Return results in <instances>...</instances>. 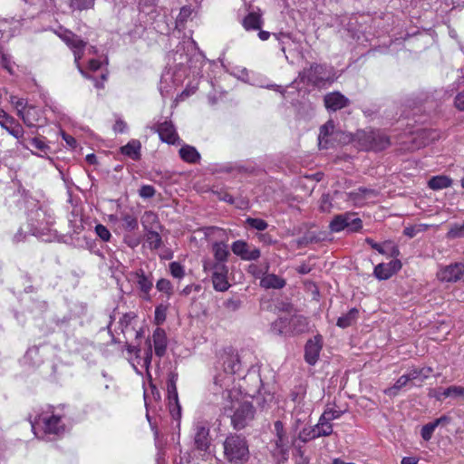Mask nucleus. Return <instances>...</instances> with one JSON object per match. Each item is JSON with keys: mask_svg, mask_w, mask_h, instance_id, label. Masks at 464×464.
<instances>
[{"mask_svg": "<svg viewBox=\"0 0 464 464\" xmlns=\"http://www.w3.org/2000/svg\"><path fill=\"white\" fill-rule=\"evenodd\" d=\"M343 414L342 411L334 410L332 408H326L321 417L323 418V420H329L332 421L334 420H336L341 417Z\"/></svg>", "mask_w": 464, "mask_h": 464, "instance_id": "c03bdc74", "label": "nucleus"}, {"mask_svg": "<svg viewBox=\"0 0 464 464\" xmlns=\"http://www.w3.org/2000/svg\"><path fill=\"white\" fill-rule=\"evenodd\" d=\"M141 224L145 231L155 229L159 225L157 215L152 211H146L141 218Z\"/></svg>", "mask_w": 464, "mask_h": 464, "instance_id": "c85d7f7f", "label": "nucleus"}, {"mask_svg": "<svg viewBox=\"0 0 464 464\" xmlns=\"http://www.w3.org/2000/svg\"><path fill=\"white\" fill-rule=\"evenodd\" d=\"M180 158L188 163H197L200 160V154L196 148L190 145H184L179 149Z\"/></svg>", "mask_w": 464, "mask_h": 464, "instance_id": "6ab92c4d", "label": "nucleus"}, {"mask_svg": "<svg viewBox=\"0 0 464 464\" xmlns=\"http://www.w3.org/2000/svg\"><path fill=\"white\" fill-rule=\"evenodd\" d=\"M263 24L262 18L256 13H249L243 20V26L246 30H258Z\"/></svg>", "mask_w": 464, "mask_h": 464, "instance_id": "a878e982", "label": "nucleus"}, {"mask_svg": "<svg viewBox=\"0 0 464 464\" xmlns=\"http://www.w3.org/2000/svg\"><path fill=\"white\" fill-rule=\"evenodd\" d=\"M203 267L205 271H211L212 276L227 275L228 273L225 262L206 260L204 261Z\"/></svg>", "mask_w": 464, "mask_h": 464, "instance_id": "5701e85b", "label": "nucleus"}, {"mask_svg": "<svg viewBox=\"0 0 464 464\" xmlns=\"http://www.w3.org/2000/svg\"><path fill=\"white\" fill-rule=\"evenodd\" d=\"M178 380V374L170 372L167 384L168 399L169 410L173 417H175V410H177V418L180 417V405L179 403L178 391L176 382Z\"/></svg>", "mask_w": 464, "mask_h": 464, "instance_id": "9d476101", "label": "nucleus"}, {"mask_svg": "<svg viewBox=\"0 0 464 464\" xmlns=\"http://www.w3.org/2000/svg\"><path fill=\"white\" fill-rule=\"evenodd\" d=\"M362 227V221L354 213L346 212L334 217L330 222L329 228L332 232L338 233L343 229L351 232H357Z\"/></svg>", "mask_w": 464, "mask_h": 464, "instance_id": "423d86ee", "label": "nucleus"}, {"mask_svg": "<svg viewBox=\"0 0 464 464\" xmlns=\"http://www.w3.org/2000/svg\"><path fill=\"white\" fill-rule=\"evenodd\" d=\"M212 283L217 291L224 292L229 287L227 275L212 276Z\"/></svg>", "mask_w": 464, "mask_h": 464, "instance_id": "72a5a7b5", "label": "nucleus"}, {"mask_svg": "<svg viewBox=\"0 0 464 464\" xmlns=\"http://www.w3.org/2000/svg\"><path fill=\"white\" fill-rule=\"evenodd\" d=\"M166 320V308L162 305L157 306L155 309V321L158 324H162Z\"/></svg>", "mask_w": 464, "mask_h": 464, "instance_id": "603ef678", "label": "nucleus"}, {"mask_svg": "<svg viewBox=\"0 0 464 464\" xmlns=\"http://www.w3.org/2000/svg\"><path fill=\"white\" fill-rule=\"evenodd\" d=\"M95 0H70V7L72 10L84 11L94 6Z\"/></svg>", "mask_w": 464, "mask_h": 464, "instance_id": "c9c22d12", "label": "nucleus"}, {"mask_svg": "<svg viewBox=\"0 0 464 464\" xmlns=\"http://www.w3.org/2000/svg\"><path fill=\"white\" fill-rule=\"evenodd\" d=\"M0 126L15 138L20 146L26 150L29 149L26 140L24 137V130L22 125L3 109H0Z\"/></svg>", "mask_w": 464, "mask_h": 464, "instance_id": "0eeeda50", "label": "nucleus"}, {"mask_svg": "<svg viewBox=\"0 0 464 464\" xmlns=\"http://www.w3.org/2000/svg\"><path fill=\"white\" fill-rule=\"evenodd\" d=\"M359 317V310L352 308L347 314H343L337 319L336 325L340 328H347L353 325Z\"/></svg>", "mask_w": 464, "mask_h": 464, "instance_id": "aec40b11", "label": "nucleus"}, {"mask_svg": "<svg viewBox=\"0 0 464 464\" xmlns=\"http://www.w3.org/2000/svg\"><path fill=\"white\" fill-rule=\"evenodd\" d=\"M152 342L155 354L161 358L165 355L168 347V338L164 329L156 328L152 334Z\"/></svg>", "mask_w": 464, "mask_h": 464, "instance_id": "4468645a", "label": "nucleus"}, {"mask_svg": "<svg viewBox=\"0 0 464 464\" xmlns=\"http://www.w3.org/2000/svg\"><path fill=\"white\" fill-rule=\"evenodd\" d=\"M428 226L426 225H418L414 227H405L403 234L409 237H414L419 232L425 231Z\"/></svg>", "mask_w": 464, "mask_h": 464, "instance_id": "de8ad7c7", "label": "nucleus"}, {"mask_svg": "<svg viewBox=\"0 0 464 464\" xmlns=\"http://www.w3.org/2000/svg\"><path fill=\"white\" fill-rule=\"evenodd\" d=\"M388 266L386 264H379L374 267L373 274L379 280H387L391 277Z\"/></svg>", "mask_w": 464, "mask_h": 464, "instance_id": "58836bf2", "label": "nucleus"}, {"mask_svg": "<svg viewBox=\"0 0 464 464\" xmlns=\"http://www.w3.org/2000/svg\"><path fill=\"white\" fill-rule=\"evenodd\" d=\"M95 232L97 236L104 242H108L111 237V234L109 231V229L102 224L96 225Z\"/></svg>", "mask_w": 464, "mask_h": 464, "instance_id": "a18cd8bd", "label": "nucleus"}, {"mask_svg": "<svg viewBox=\"0 0 464 464\" xmlns=\"http://www.w3.org/2000/svg\"><path fill=\"white\" fill-rule=\"evenodd\" d=\"M146 242L148 243L150 249H158L162 245V239L160 235L153 230L146 231Z\"/></svg>", "mask_w": 464, "mask_h": 464, "instance_id": "2f4dec72", "label": "nucleus"}, {"mask_svg": "<svg viewBox=\"0 0 464 464\" xmlns=\"http://www.w3.org/2000/svg\"><path fill=\"white\" fill-rule=\"evenodd\" d=\"M442 418L437 419L433 422H430L426 425H424L421 429L420 434L424 440H430L432 437V434L434 432V430L439 425V423L441 421Z\"/></svg>", "mask_w": 464, "mask_h": 464, "instance_id": "4c0bfd02", "label": "nucleus"}, {"mask_svg": "<svg viewBox=\"0 0 464 464\" xmlns=\"http://www.w3.org/2000/svg\"><path fill=\"white\" fill-rule=\"evenodd\" d=\"M72 52H73V55H74V63L76 64V67L80 68V66H81L80 60L83 56L84 48L75 49Z\"/></svg>", "mask_w": 464, "mask_h": 464, "instance_id": "e2e57ef3", "label": "nucleus"}, {"mask_svg": "<svg viewBox=\"0 0 464 464\" xmlns=\"http://www.w3.org/2000/svg\"><path fill=\"white\" fill-rule=\"evenodd\" d=\"M44 430L46 433L59 434L64 430L63 425L61 423V418L53 415L43 420Z\"/></svg>", "mask_w": 464, "mask_h": 464, "instance_id": "f3484780", "label": "nucleus"}, {"mask_svg": "<svg viewBox=\"0 0 464 464\" xmlns=\"http://www.w3.org/2000/svg\"><path fill=\"white\" fill-rule=\"evenodd\" d=\"M222 396L224 413L228 414L234 410L233 414H229L232 426L236 430L244 429L254 419L253 405L249 401H240L239 393L235 390H225Z\"/></svg>", "mask_w": 464, "mask_h": 464, "instance_id": "f257e3e1", "label": "nucleus"}, {"mask_svg": "<svg viewBox=\"0 0 464 464\" xmlns=\"http://www.w3.org/2000/svg\"><path fill=\"white\" fill-rule=\"evenodd\" d=\"M169 269L172 276L176 278H182L185 276L183 266L178 262L170 263Z\"/></svg>", "mask_w": 464, "mask_h": 464, "instance_id": "49530a36", "label": "nucleus"}, {"mask_svg": "<svg viewBox=\"0 0 464 464\" xmlns=\"http://www.w3.org/2000/svg\"><path fill=\"white\" fill-rule=\"evenodd\" d=\"M290 325L296 334H302L308 330V320L303 315H295L291 318Z\"/></svg>", "mask_w": 464, "mask_h": 464, "instance_id": "cd10ccee", "label": "nucleus"}, {"mask_svg": "<svg viewBox=\"0 0 464 464\" xmlns=\"http://www.w3.org/2000/svg\"><path fill=\"white\" fill-rule=\"evenodd\" d=\"M365 242L372 246V248L377 250L380 254H385L386 251L384 248L378 243L374 242L373 239L368 237L365 239Z\"/></svg>", "mask_w": 464, "mask_h": 464, "instance_id": "680f3d73", "label": "nucleus"}, {"mask_svg": "<svg viewBox=\"0 0 464 464\" xmlns=\"http://www.w3.org/2000/svg\"><path fill=\"white\" fill-rule=\"evenodd\" d=\"M86 44H87V43L84 42L82 39H81L80 36H78L76 34L74 36V38H72V40L69 43V44L67 46L70 49H72V51H73V50L79 49V48H85Z\"/></svg>", "mask_w": 464, "mask_h": 464, "instance_id": "3c124183", "label": "nucleus"}, {"mask_svg": "<svg viewBox=\"0 0 464 464\" xmlns=\"http://www.w3.org/2000/svg\"><path fill=\"white\" fill-rule=\"evenodd\" d=\"M58 35L68 45L76 34L72 31L64 30L63 33L58 34Z\"/></svg>", "mask_w": 464, "mask_h": 464, "instance_id": "13d9d810", "label": "nucleus"}, {"mask_svg": "<svg viewBox=\"0 0 464 464\" xmlns=\"http://www.w3.org/2000/svg\"><path fill=\"white\" fill-rule=\"evenodd\" d=\"M155 188L150 185H143L139 190V195L143 198H151L155 195Z\"/></svg>", "mask_w": 464, "mask_h": 464, "instance_id": "09e8293b", "label": "nucleus"}, {"mask_svg": "<svg viewBox=\"0 0 464 464\" xmlns=\"http://www.w3.org/2000/svg\"><path fill=\"white\" fill-rule=\"evenodd\" d=\"M330 206H331V203L329 202V196L327 195H323L322 197V199H321V206H320V208L322 209V211L325 212V211H329L330 209Z\"/></svg>", "mask_w": 464, "mask_h": 464, "instance_id": "0e129e2a", "label": "nucleus"}, {"mask_svg": "<svg viewBox=\"0 0 464 464\" xmlns=\"http://www.w3.org/2000/svg\"><path fill=\"white\" fill-rule=\"evenodd\" d=\"M452 184V179L448 176L440 175L432 177L429 182L428 186L430 188L433 190L443 189L450 187Z\"/></svg>", "mask_w": 464, "mask_h": 464, "instance_id": "393cba45", "label": "nucleus"}, {"mask_svg": "<svg viewBox=\"0 0 464 464\" xmlns=\"http://www.w3.org/2000/svg\"><path fill=\"white\" fill-rule=\"evenodd\" d=\"M260 285L266 289H281L285 285V281L275 274H267L261 278Z\"/></svg>", "mask_w": 464, "mask_h": 464, "instance_id": "a211bd4d", "label": "nucleus"}, {"mask_svg": "<svg viewBox=\"0 0 464 464\" xmlns=\"http://www.w3.org/2000/svg\"><path fill=\"white\" fill-rule=\"evenodd\" d=\"M312 267L309 264L304 263L296 268V271L301 275H306L310 273Z\"/></svg>", "mask_w": 464, "mask_h": 464, "instance_id": "69168bd1", "label": "nucleus"}, {"mask_svg": "<svg viewBox=\"0 0 464 464\" xmlns=\"http://www.w3.org/2000/svg\"><path fill=\"white\" fill-rule=\"evenodd\" d=\"M275 38L281 44V50L283 53H285V39H289L290 35L289 34L285 33H279V34H274Z\"/></svg>", "mask_w": 464, "mask_h": 464, "instance_id": "bf43d9fd", "label": "nucleus"}, {"mask_svg": "<svg viewBox=\"0 0 464 464\" xmlns=\"http://www.w3.org/2000/svg\"><path fill=\"white\" fill-rule=\"evenodd\" d=\"M356 138L359 145L365 150H382L391 144L390 138L381 130H358Z\"/></svg>", "mask_w": 464, "mask_h": 464, "instance_id": "7ed1b4c3", "label": "nucleus"}, {"mask_svg": "<svg viewBox=\"0 0 464 464\" xmlns=\"http://www.w3.org/2000/svg\"><path fill=\"white\" fill-rule=\"evenodd\" d=\"M386 266H388V268L390 269L389 272L391 273V276L401 268V263L398 259L392 260L390 263L386 264Z\"/></svg>", "mask_w": 464, "mask_h": 464, "instance_id": "864d4df0", "label": "nucleus"}, {"mask_svg": "<svg viewBox=\"0 0 464 464\" xmlns=\"http://www.w3.org/2000/svg\"><path fill=\"white\" fill-rule=\"evenodd\" d=\"M334 130V123L333 121H328L320 128V133L318 136L319 146L323 149L328 148L327 137L332 135Z\"/></svg>", "mask_w": 464, "mask_h": 464, "instance_id": "412c9836", "label": "nucleus"}, {"mask_svg": "<svg viewBox=\"0 0 464 464\" xmlns=\"http://www.w3.org/2000/svg\"><path fill=\"white\" fill-rule=\"evenodd\" d=\"M409 382H410L407 379L406 375L403 374L396 381L393 386L385 389L384 393L391 397L396 396L399 391L405 387Z\"/></svg>", "mask_w": 464, "mask_h": 464, "instance_id": "7c9ffc66", "label": "nucleus"}, {"mask_svg": "<svg viewBox=\"0 0 464 464\" xmlns=\"http://www.w3.org/2000/svg\"><path fill=\"white\" fill-rule=\"evenodd\" d=\"M10 102L17 110V112L21 109H22V111H24L27 108V102L24 99L18 98L14 95L10 96Z\"/></svg>", "mask_w": 464, "mask_h": 464, "instance_id": "8fccbe9b", "label": "nucleus"}, {"mask_svg": "<svg viewBox=\"0 0 464 464\" xmlns=\"http://www.w3.org/2000/svg\"><path fill=\"white\" fill-rule=\"evenodd\" d=\"M151 130L159 133L160 139L163 142L172 145L179 143V137L174 124L170 121L160 122L152 127Z\"/></svg>", "mask_w": 464, "mask_h": 464, "instance_id": "6e6552de", "label": "nucleus"}, {"mask_svg": "<svg viewBox=\"0 0 464 464\" xmlns=\"http://www.w3.org/2000/svg\"><path fill=\"white\" fill-rule=\"evenodd\" d=\"M431 369H411L407 373H405L407 379L409 382L419 380L420 382H423L425 379L429 377V374L430 373Z\"/></svg>", "mask_w": 464, "mask_h": 464, "instance_id": "c756f323", "label": "nucleus"}, {"mask_svg": "<svg viewBox=\"0 0 464 464\" xmlns=\"http://www.w3.org/2000/svg\"><path fill=\"white\" fill-rule=\"evenodd\" d=\"M123 240L130 248H135L140 244V238L130 235H125Z\"/></svg>", "mask_w": 464, "mask_h": 464, "instance_id": "5fc2aeb1", "label": "nucleus"}, {"mask_svg": "<svg viewBox=\"0 0 464 464\" xmlns=\"http://www.w3.org/2000/svg\"><path fill=\"white\" fill-rule=\"evenodd\" d=\"M232 252L239 256L242 260L254 261L257 260L260 256L259 248L251 246L244 240H237L231 246Z\"/></svg>", "mask_w": 464, "mask_h": 464, "instance_id": "1a4fd4ad", "label": "nucleus"}, {"mask_svg": "<svg viewBox=\"0 0 464 464\" xmlns=\"http://www.w3.org/2000/svg\"><path fill=\"white\" fill-rule=\"evenodd\" d=\"M63 138L70 147L74 148L76 146L77 141L72 136L63 133Z\"/></svg>", "mask_w": 464, "mask_h": 464, "instance_id": "338daca9", "label": "nucleus"}, {"mask_svg": "<svg viewBox=\"0 0 464 464\" xmlns=\"http://www.w3.org/2000/svg\"><path fill=\"white\" fill-rule=\"evenodd\" d=\"M132 276H134L136 284L140 289L143 293L148 294L152 288L153 284L152 281L146 276L143 269H138L132 274Z\"/></svg>", "mask_w": 464, "mask_h": 464, "instance_id": "4be33fe9", "label": "nucleus"}, {"mask_svg": "<svg viewBox=\"0 0 464 464\" xmlns=\"http://www.w3.org/2000/svg\"><path fill=\"white\" fill-rule=\"evenodd\" d=\"M454 104L458 110L464 111V91L456 95Z\"/></svg>", "mask_w": 464, "mask_h": 464, "instance_id": "4d7b16f0", "label": "nucleus"}, {"mask_svg": "<svg viewBox=\"0 0 464 464\" xmlns=\"http://www.w3.org/2000/svg\"><path fill=\"white\" fill-rule=\"evenodd\" d=\"M317 430L320 431V436H329L333 433V425L329 420H323V418L320 417L318 423L315 425Z\"/></svg>", "mask_w": 464, "mask_h": 464, "instance_id": "a19ab883", "label": "nucleus"}, {"mask_svg": "<svg viewBox=\"0 0 464 464\" xmlns=\"http://www.w3.org/2000/svg\"><path fill=\"white\" fill-rule=\"evenodd\" d=\"M212 251L214 254L215 261L226 262L229 256L227 245L224 242H215L212 245Z\"/></svg>", "mask_w": 464, "mask_h": 464, "instance_id": "bb28decb", "label": "nucleus"}, {"mask_svg": "<svg viewBox=\"0 0 464 464\" xmlns=\"http://www.w3.org/2000/svg\"><path fill=\"white\" fill-rule=\"evenodd\" d=\"M127 130V124L125 121H123L121 119H118L116 121H115V124L113 126V130L115 132H120V133H123L125 132Z\"/></svg>", "mask_w": 464, "mask_h": 464, "instance_id": "052dcab7", "label": "nucleus"}, {"mask_svg": "<svg viewBox=\"0 0 464 464\" xmlns=\"http://www.w3.org/2000/svg\"><path fill=\"white\" fill-rule=\"evenodd\" d=\"M320 431L317 430L316 426L311 428H304L299 433V439L303 440L304 442H306L308 440L319 438Z\"/></svg>", "mask_w": 464, "mask_h": 464, "instance_id": "f704fd0d", "label": "nucleus"}, {"mask_svg": "<svg viewBox=\"0 0 464 464\" xmlns=\"http://www.w3.org/2000/svg\"><path fill=\"white\" fill-rule=\"evenodd\" d=\"M31 145L38 150V152H35L40 157H45L47 156L48 152L50 151V147L47 145L44 140L41 138H33L30 140Z\"/></svg>", "mask_w": 464, "mask_h": 464, "instance_id": "473e14b6", "label": "nucleus"}, {"mask_svg": "<svg viewBox=\"0 0 464 464\" xmlns=\"http://www.w3.org/2000/svg\"><path fill=\"white\" fill-rule=\"evenodd\" d=\"M35 113V108L34 106H29L24 111H22V109L19 110L17 115L22 119L26 126L34 127L35 122L38 121V117H36Z\"/></svg>", "mask_w": 464, "mask_h": 464, "instance_id": "b1692460", "label": "nucleus"}, {"mask_svg": "<svg viewBox=\"0 0 464 464\" xmlns=\"http://www.w3.org/2000/svg\"><path fill=\"white\" fill-rule=\"evenodd\" d=\"M275 429V440L271 453L277 464L285 461L289 456L290 442L284 430V425L281 420H276L274 423Z\"/></svg>", "mask_w": 464, "mask_h": 464, "instance_id": "39448f33", "label": "nucleus"}, {"mask_svg": "<svg viewBox=\"0 0 464 464\" xmlns=\"http://www.w3.org/2000/svg\"><path fill=\"white\" fill-rule=\"evenodd\" d=\"M140 150V141L138 140H131L126 145L121 147L120 151L121 154L133 160H139L141 157Z\"/></svg>", "mask_w": 464, "mask_h": 464, "instance_id": "dca6fc26", "label": "nucleus"}, {"mask_svg": "<svg viewBox=\"0 0 464 464\" xmlns=\"http://www.w3.org/2000/svg\"><path fill=\"white\" fill-rule=\"evenodd\" d=\"M326 109L336 111L349 105V100L339 92L327 93L324 98Z\"/></svg>", "mask_w": 464, "mask_h": 464, "instance_id": "ddd939ff", "label": "nucleus"}, {"mask_svg": "<svg viewBox=\"0 0 464 464\" xmlns=\"http://www.w3.org/2000/svg\"><path fill=\"white\" fill-rule=\"evenodd\" d=\"M224 455L231 464H244L249 457L248 445L245 438L231 434L225 440Z\"/></svg>", "mask_w": 464, "mask_h": 464, "instance_id": "f03ea898", "label": "nucleus"}, {"mask_svg": "<svg viewBox=\"0 0 464 464\" xmlns=\"http://www.w3.org/2000/svg\"><path fill=\"white\" fill-rule=\"evenodd\" d=\"M451 398H453V399L464 398V387L452 385L451 386Z\"/></svg>", "mask_w": 464, "mask_h": 464, "instance_id": "6e6d98bb", "label": "nucleus"}, {"mask_svg": "<svg viewBox=\"0 0 464 464\" xmlns=\"http://www.w3.org/2000/svg\"><path fill=\"white\" fill-rule=\"evenodd\" d=\"M246 223L252 228L258 231H264L267 228L268 224L266 221L261 218H247Z\"/></svg>", "mask_w": 464, "mask_h": 464, "instance_id": "79ce46f5", "label": "nucleus"}, {"mask_svg": "<svg viewBox=\"0 0 464 464\" xmlns=\"http://www.w3.org/2000/svg\"><path fill=\"white\" fill-rule=\"evenodd\" d=\"M300 77L302 81L306 79L313 85L321 86L325 82H333L334 72L333 68H328L324 64L313 63L300 73Z\"/></svg>", "mask_w": 464, "mask_h": 464, "instance_id": "20e7f679", "label": "nucleus"}, {"mask_svg": "<svg viewBox=\"0 0 464 464\" xmlns=\"http://www.w3.org/2000/svg\"><path fill=\"white\" fill-rule=\"evenodd\" d=\"M131 319H133V316H132L131 314H125L122 316V318L120 320V324H121V326L127 327V326L130 324V323Z\"/></svg>", "mask_w": 464, "mask_h": 464, "instance_id": "774afa93", "label": "nucleus"}, {"mask_svg": "<svg viewBox=\"0 0 464 464\" xmlns=\"http://www.w3.org/2000/svg\"><path fill=\"white\" fill-rule=\"evenodd\" d=\"M194 443L196 448L201 451H207L209 448V430L202 424H198L196 426Z\"/></svg>", "mask_w": 464, "mask_h": 464, "instance_id": "2eb2a0df", "label": "nucleus"}, {"mask_svg": "<svg viewBox=\"0 0 464 464\" xmlns=\"http://www.w3.org/2000/svg\"><path fill=\"white\" fill-rule=\"evenodd\" d=\"M121 220L123 221L122 227L126 230L132 231L138 227V220L132 215L123 214Z\"/></svg>", "mask_w": 464, "mask_h": 464, "instance_id": "ea45409f", "label": "nucleus"}, {"mask_svg": "<svg viewBox=\"0 0 464 464\" xmlns=\"http://www.w3.org/2000/svg\"><path fill=\"white\" fill-rule=\"evenodd\" d=\"M156 287L160 292H163L167 294L169 296L171 295L173 293V288L170 281L165 278L160 279L156 284Z\"/></svg>", "mask_w": 464, "mask_h": 464, "instance_id": "37998d69", "label": "nucleus"}, {"mask_svg": "<svg viewBox=\"0 0 464 464\" xmlns=\"http://www.w3.org/2000/svg\"><path fill=\"white\" fill-rule=\"evenodd\" d=\"M448 239H455L464 237V223L463 224H452L446 235Z\"/></svg>", "mask_w": 464, "mask_h": 464, "instance_id": "e433bc0d", "label": "nucleus"}, {"mask_svg": "<svg viewBox=\"0 0 464 464\" xmlns=\"http://www.w3.org/2000/svg\"><path fill=\"white\" fill-rule=\"evenodd\" d=\"M464 274V266L459 263L451 264L440 270L438 277L444 282H457Z\"/></svg>", "mask_w": 464, "mask_h": 464, "instance_id": "f8f14e48", "label": "nucleus"}, {"mask_svg": "<svg viewBox=\"0 0 464 464\" xmlns=\"http://www.w3.org/2000/svg\"><path fill=\"white\" fill-rule=\"evenodd\" d=\"M322 346L321 335H316L314 339L307 341L304 347V360L308 364L314 365L317 362Z\"/></svg>", "mask_w": 464, "mask_h": 464, "instance_id": "9b49d317", "label": "nucleus"}]
</instances>
